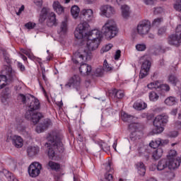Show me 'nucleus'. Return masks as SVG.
Listing matches in <instances>:
<instances>
[{"label":"nucleus","instance_id":"obj_1","mask_svg":"<svg viewBox=\"0 0 181 181\" xmlns=\"http://www.w3.org/2000/svg\"><path fill=\"white\" fill-rule=\"evenodd\" d=\"M90 30V25L84 21L78 25L74 35L76 39H91L92 40H100L103 39V34L98 29Z\"/></svg>","mask_w":181,"mask_h":181},{"label":"nucleus","instance_id":"obj_54","mask_svg":"<svg viewBox=\"0 0 181 181\" xmlns=\"http://www.w3.org/2000/svg\"><path fill=\"white\" fill-rule=\"evenodd\" d=\"M163 20L160 18H156L153 21V26H158V25L160 24V22H162Z\"/></svg>","mask_w":181,"mask_h":181},{"label":"nucleus","instance_id":"obj_16","mask_svg":"<svg viewBox=\"0 0 181 181\" xmlns=\"http://www.w3.org/2000/svg\"><path fill=\"white\" fill-rule=\"evenodd\" d=\"M50 125H52V120H50V119H45L42 123L37 126L35 131L37 134H40L45 132L47 128H49Z\"/></svg>","mask_w":181,"mask_h":181},{"label":"nucleus","instance_id":"obj_36","mask_svg":"<svg viewBox=\"0 0 181 181\" xmlns=\"http://www.w3.org/2000/svg\"><path fill=\"white\" fill-rule=\"evenodd\" d=\"M71 13L74 18H77L80 13V8L77 6H73L71 8Z\"/></svg>","mask_w":181,"mask_h":181},{"label":"nucleus","instance_id":"obj_55","mask_svg":"<svg viewBox=\"0 0 181 181\" xmlns=\"http://www.w3.org/2000/svg\"><path fill=\"white\" fill-rule=\"evenodd\" d=\"M105 145H107V144H105V143H103V144L100 143L99 144V146H100V148H101L103 149V151H104L105 152H107V151H110V146H106V147L104 148V146H105Z\"/></svg>","mask_w":181,"mask_h":181},{"label":"nucleus","instance_id":"obj_14","mask_svg":"<svg viewBox=\"0 0 181 181\" xmlns=\"http://www.w3.org/2000/svg\"><path fill=\"white\" fill-rule=\"evenodd\" d=\"M80 84H81V78L78 75H74L72 77L70 78L68 83L65 84V88H76L77 87H80Z\"/></svg>","mask_w":181,"mask_h":181},{"label":"nucleus","instance_id":"obj_58","mask_svg":"<svg viewBox=\"0 0 181 181\" xmlns=\"http://www.w3.org/2000/svg\"><path fill=\"white\" fill-rule=\"evenodd\" d=\"M36 24L33 23L31 22L27 23H25V28H27V29H33V28H35Z\"/></svg>","mask_w":181,"mask_h":181},{"label":"nucleus","instance_id":"obj_24","mask_svg":"<svg viewBox=\"0 0 181 181\" xmlns=\"http://www.w3.org/2000/svg\"><path fill=\"white\" fill-rule=\"evenodd\" d=\"M68 24L67 20H65L62 22L59 29H58L57 33L59 35H66L67 33Z\"/></svg>","mask_w":181,"mask_h":181},{"label":"nucleus","instance_id":"obj_30","mask_svg":"<svg viewBox=\"0 0 181 181\" xmlns=\"http://www.w3.org/2000/svg\"><path fill=\"white\" fill-rule=\"evenodd\" d=\"M53 8L59 15H62V13L64 12V8H63V6L60 5V3H59V1L54 2Z\"/></svg>","mask_w":181,"mask_h":181},{"label":"nucleus","instance_id":"obj_53","mask_svg":"<svg viewBox=\"0 0 181 181\" xmlns=\"http://www.w3.org/2000/svg\"><path fill=\"white\" fill-rule=\"evenodd\" d=\"M161 90H163L164 91H170V86L169 85L165 83L161 84L160 88Z\"/></svg>","mask_w":181,"mask_h":181},{"label":"nucleus","instance_id":"obj_44","mask_svg":"<svg viewBox=\"0 0 181 181\" xmlns=\"http://www.w3.org/2000/svg\"><path fill=\"white\" fill-rule=\"evenodd\" d=\"M136 49L138 52H144L146 50V45L145 44H138L136 45Z\"/></svg>","mask_w":181,"mask_h":181},{"label":"nucleus","instance_id":"obj_21","mask_svg":"<svg viewBox=\"0 0 181 181\" xmlns=\"http://www.w3.org/2000/svg\"><path fill=\"white\" fill-rule=\"evenodd\" d=\"M32 96L33 95L30 94L23 95L22 93H20L18 95V101L22 103V104H24L25 105H28V103H29V101H30V98H32Z\"/></svg>","mask_w":181,"mask_h":181},{"label":"nucleus","instance_id":"obj_52","mask_svg":"<svg viewBox=\"0 0 181 181\" xmlns=\"http://www.w3.org/2000/svg\"><path fill=\"white\" fill-rule=\"evenodd\" d=\"M177 135H179V132H177V131H173L168 134V136H169V138H176Z\"/></svg>","mask_w":181,"mask_h":181},{"label":"nucleus","instance_id":"obj_57","mask_svg":"<svg viewBox=\"0 0 181 181\" xmlns=\"http://www.w3.org/2000/svg\"><path fill=\"white\" fill-rule=\"evenodd\" d=\"M163 12V8H162V7L154 8L155 15H158V13H162Z\"/></svg>","mask_w":181,"mask_h":181},{"label":"nucleus","instance_id":"obj_48","mask_svg":"<svg viewBox=\"0 0 181 181\" xmlns=\"http://www.w3.org/2000/svg\"><path fill=\"white\" fill-rule=\"evenodd\" d=\"M175 156H176V151L170 150L168 152V159H175Z\"/></svg>","mask_w":181,"mask_h":181},{"label":"nucleus","instance_id":"obj_38","mask_svg":"<svg viewBox=\"0 0 181 181\" xmlns=\"http://www.w3.org/2000/svg\"><path fill=\"white\" fill-rule=\"evenodd\" d=\"M48 166L52 170H59L60 169V165L57 163H54L53 161H49L48 163Z\"/></svg>","mask_w":181,"mask_h":181},{"label":"nucleus","instance_id":"obj_20","mask_svg":"<svg viewBox=\"0 0 181 181\" xmlns=\"http://www.w3.org/2000/svg\"><path fill=\"white\" fill-rule=\"evenodd\" d=\"M11 141L13 145H14L16 148H22L23 146V139L21 136H13L11 137Z\"/></svg>","mask_w":181,"mask_h":181},{"label":"nucleus","instance_id":"obj_3","mask_svg":"<svg viewBox=\"0 0 181 181\" xmlns=\"http://www.w3.org/2000/svg\"><path fill=\"white\" fill-rule=\"evenodd\" d=\"M28 110L25 112V117L26 119H30L31 122L36 125L37 122L40 120V118L43 117L42 113L37 112V110H40V102L35 96H31L30 100L27 104Z\"/></svg>","mask_w":181,"mask_h":181},{"label":"nucleus","instance_id":"obj_34","mask_svg":"<svg viewBox=\"0 0 181 181\" xmlns=\"http://www.w3.org/2000/svg\"><path fill=\"white\" fill-rule=\"evenodd\" d=\"M122 15L123 18H128L129 16V7L128 6H122Z\"/></svg>","mask_w":181,"mask_h":181},{"label":"nucleus","instance_id":"obj_8","mask_svg":"<svg viewBox=\"0 0 181 181\" xmlns=\"http://www.w3.org/2000/svg\"><path fill=\"white\" fill-rule=\"evenodd\" d=\"M90 59L91 52L82 47L74 54V58H72V60L75 64H78V62H88Z\"/></svg>","mask_w":181,"mask_h":181},{"label":"nucleus","instance_id":"obj_47","mask_svg":"<svg viewBox=\"0 0 181 181\" xmlns=\"http://www.w3.org/2000/svg\"><path fill=\"white\" fill-rule=\"evenodd\" d=\"M174 8L177 12H181V0H177L175 4H174Z\"/></svg>","mask_w":181,"mask_h":181},{"label":"nucleus","instance_id":"obj_39","mask_svg":"<svg viewBox=\"0 0 181 181\" xmlns=\"http://www.w3.org/2000/svg\"><path fill=\"white\" fill-rule=\"evenodd\" d=\"M149 146L151 148H153V149H156V148H159L160 146V139H158L156 141H152Z\"/></svg>","mask_w":181,"mask_h":181},{"label":"nucleus","instance_id":"obj_23","mask_svg":"<svg viewBox=\"0 0 181 181\" xmlns=\"http://www.w3.org/2000/svg\"><path fill=\"white\" fill-rule=\"evenodd\" d=\"M129 130L131 132L130 138H136V131H138V124L132 123L129 125Z\"/></svg>","mask_w":181,"mask_h":181},{"label":"nucleus","instance_id":"obj_31","mask_svg":"<svg viewBox=\"0 0 181 181\" xmlns=\"http://www.w3.org/2000/svg\"><path fill=\"white\" fill-rule=\"evenodd\" d=\"M166 168H168V160L166 159L160 160L157 165V170H164V169H166Z\"/></svg>","mask_w":181,"mask_h":181},{"label":"nucleus","instance_id":"obj_11","mask_svg":"<svg viewBox=\"0 0 181 181\" xmlns=\"http://www.w3.org/2000/svg\"><path fill=\"white\" fill-rule=\"evenodd\" d=\"M100 11V16H105V18H112V16L115 15V8L108 4L101 6Z\"/></svg>","mask_w":181,"mask_h":181},{"label":"nucleus","instance_id":"obj_7","mask_svg":"<svg viewBox=\"0 0 181 181\" xmlns=\"http://www.w3.org/2000/svg\"><path fill=\"white\" fill-rule=\"evenodd\" d=\"M48 16V19L47 21V25L49 28H52V26H57V21L56 20V14L54 13H49V10L46 8H43L41 11L39 22L40 23H43L45 21H46L47 18Z\"/></svg>","mask_w":181,"mask_h":181},{"label":"nucleus","instance_id":"obj_43","mask_svg":"<svg viewBox=\"0 0 181 181\" xmlns=\"http://www.w3.org/2000/svg\"><path fill=\"white\" fill-rule=\"evenodd\" d=\"M112 71V66H110V64H108V62H107V60H105L103 62V71Z\"/></svg>","mask_w":181,"mask_h":181},{"label":"nucleus","instance_id":"obj_56","mask_svg":"<svg viewBox=\"0 0 181 181\" xmlns=\"http://www.w3.org/2000/svg\"><path fill=\"white\" fill-rule=\"evenodd\" d=\"M166 33V28L163 27L158 30V36H162V35H165Z\"/></svg>","mask_w":181,"mask_h":181},{"label":"nucleus","instance_id":"obj_6","mask_svg":"<svg viewBox=\"0 0 181 181\" xmlns=\"http://www.w3.org/2000/svg\"><path fill=\"white\" fill-rule=\"evenodd\" d=\"M8 80H16V72L11 66H5V70H2V75H0V90L6 86Z\"/></svg>","mask_w":181,"mask_h":181},{"label":"nucleus","instance_id":"obj_19","mask_svg":"<svg viewBox=\"0 0 181 181\" xmlns=\"http://www.w3.org/2000/svg\"><path fill=\"white\" fill-rule=\"evenodd\" d=\"M168 168L172 170L173 169H177L180 166V161L175 158H168Z\"/></svg>","mask_w":181,"mask_h":181},{"label":"nucleus","instance_id":"obj_22","mask_svg":"<svg viewBox=\"0 0 181 181\" xmlns=\"http://www.w3.org/2000/svg\"><path fill=\"white\" fill-rule=\"evenodd\" d=\"M136 169H137V172L140 176H144L145 173H146V168H145V164L142 162H138L135 164Z\"/></svg>","mask_w":181,"mask_h":181},{"label":"nucleus","instance_id":"obj_26","mask_svg":"<svg viewBox=\"0 0 181 181\" xmlns=\"http://www.w3.org/2000/svg\"><path fill=\"white\" fill-rule=\"evenodd\" d=\"M81 15H83V16H85L87 21H91V19L94 18V15L92 9H83L81 12Z\"/></svg>","mask_w":181,"mask_h":181},{"label":"nucleus","instance_id":"obj_28","mask_svg":"<svg viewBox=\"0 0 181 181\" xmlns=\"http://www.w3.org/2000/svg\"><path fill=\"white\" fill-rule=\"evenodd\" d=\"M164 103L166 105H175V104H177V98L174 96H170L165 100Z\"/></svg>","mask_w":181,"mask_h":181},{"label":"nucleus","instance_id":"obj_37","mask_svg":"<svg viewBox=\"0 0 181 181\" xmlns=\"http://www.w3.org/2000/svg\"><path fill=\"white\" fill-rule=\"evenodd\" d=\"M4 175L8 181H18V179L9 171L6 170Z\"/></svg>","mask_w":181,"mask_h":181},{"label":"nucleus","instance_id":"obj_29","mask_svg":"<svg viewBox=\"0 0 181 181\" xmlns=\"http://www.w3.org/2000/svg\"><path fill=\"white\" fill-rule=\"evenodd\" d=\"M148 105L144 102H136L133 105V107L138 111H142V110H145Z\"/></svg>","mask_w":181,"mask_h":181},{"label":"nucleus","instance_id":"obj_51","mask_svg":"<svg viewBox=\"0 0 181 181\" xmlns=\"http://www.w3.org/2000/svg\"><path fill=\"white\" fill-rule=\"evenodd\" d=\"M105 169L107 172H112V170H114V169L112 168V163L108 161L107 163H106Z\"/></svg>","mask_w":181,"mask_h":181},{"label":"nucleus","instance_id":"obj_60","mask_svg":"<svg viewBox=\"0 0 181 181\" xmlns=\"http://www.w3.org/2000/svg\"><path fill=\"white\" fill-rule=\"evenodd\" d=\"M153 84L154 86V88L158 89V88H160V86L162 85L161 83H160L159 81H155V82H153Z\"/></svg>","mask_w":181,"mask_h":181},{"label":"nucleus","instance_id":"obj_17","mask_svg":"<svg viewBox=\"0 0 181 181\" xmlns=\"http://www.w3.org/2000/svg\"><path fill=\"white\" fill-rule=\"evenodd\" d=\"M138 153L139 156L143 158L145 160H149V158H151V153L144 146L138 148Z\"/></svg>","mask_w":181,"mask_h":181},{"label":"nucleus","instance_id":"obj_62","mask_svg":"<svg viewBox=\"0 0 181 181\" xmlns=\"http://www.w3.org/2000/svg\"><path fill=\"white\" fill-rule=\"evenodd\" d=\"M168 144H169V141L160 139V146H165V145H168Z\"/></svg>","mask_w":181,"mask_h":181},{"label":"nucleus","instance_id":"obj_27","mask_svg":"<svg viewBox=\"0 0 181 181\" xmlns=\"http://www.w3.org/2000/svg\"><path fill=\"white\" fill-rule=\"evenodd\" d=\"M39 148L37 146H29L27 148V153L28 156L32 158L39 153Z\"/></svg>","mask_w":181,"mask_h":181},{"label":"nucleus","instance_id":"obj_5","mask_svg":"<svg viewBox=\"0 0 181 181\" xmlns=\"http://www.w3.org/2000/svg\"><path fill=\"white\" fill-rule=\"evenodd\" d=\"M168 122H169V116L167 114L163 113L157 115L153 120L154 134H162L165 130L163 127H165Z\"/></svg>","mask_w":181,"mask_h":181},{"label":"nucleus","instance_id":"obj_2","mask_svg":"<svg viewBox=\"0 0 181 181\" xmlns=\"http://www.w3.org/2000/svg\"><path fill=\"white\" fill-rule=\"evenodd\" d=\"M63 135L61 134L57 133L55 132L49 134L48 137V143H45V146H47L48 148L47 155L49 159H53L56 156V151L62 153L64 151V147H63Z\"/></svg>","mask_w":181,"mask_h":181},{"label":"nucleus","instance_id":"obj_45","mask_svg":"<svg viewBox=\"0 0 181 181\" xmlns=\"http://www.w3.org/2000/svg\"><path fill=\"white\" fill-rule=\"evenodd\" d=\"M111 49H112V44H108L102 48L100 52L105 53L106 52H110Z\"/></svg>","mask_w":181,"mask_h":181},{"label":"nucleus","instance_id":"obj_33","mask_svg":"<svg viewBox=\"0 0 181 181\" xmlns=\"http://www.w3.org/2000/svg\"><path fill=\"white\" fill-rule=\"evenodd\" d=\"M168 83H170V84H172L173 86H176V84H177V81H179V79H177V77H176L175 74H171L168 76Z\"/></svg>","mask_w":181,"mask_h":181},{"label":"nucleus","instance_id":"obj_50","mask_svg":"<svg viewBox=\"0 0 181 181\" xmlns=\"http://www.w3.org/2000/svg\"><path fill=\"white\" fill-rule=\"evenodd\" d=\"M105 179L107 181H114V177L112 176V174L108 173L105 174Z\"/></svg>","mask_w":181,"mask_h":181},{"label":"nucleus","instance_id":"obj_35","mask_svg":"<svg viewBox=\"0 0 181 181\" xmlns=\"http://www.w3.org/2000/svg\"><path fill=\"white\" fill-rule=\"evenodd\" d=\"M163 154V150H162V148H158L153 152V157L154 158V159L158 160L162 157Z\"/></svg>","mask_w":181,"mask_h":181},{"label":"nucleus","instance_id":"obj_15","mask_svg":"<svg viewBox=\"0 0 181 181\" xmlns=\"http://www.w3.org/2000/svg\"><path fill=\"white\" fill-rule=\"evenodd\" d=\"M100 43H101L100 40L88 39L86 42V47L89 52H94V50H97V49H98Z\"/></svg>","mask_w":181,"mask_h":181},{"label":"nucleus","instance_id":"obj_25","mask_svg":"<svg viewBox=\"0 0 181 181\" xmlns=\"http://www.w3.org/2000/svg\"><path fill=\"white\" fill-rule=\"evenodd\" d=\"M1 103L5 104L11 97V90L8 88H6L5 90L1 93Z\"/></svg>","mask_w":181,"mask_h":181},{"label":"nucleus","instance_id":"obj_63","mask_svg":"<svg viewBox=\"0 0 181 181\" xmlns=\"http://www.w3.org/2000/svg\"><path fill=\"white\" fill-rule=\"evenodd\" d=\"M34 3L35 4V5H37V6H42V5L43 4V1L42 0H34Z\"/></svg>","mask_w":181,"mask_h":181},{"label":"nucleus","instance_id":"obj_42","mask_svg":"<svg viewBox=\"0 0 181 181\" xmlns=\"http://www.w3.org/2000/svg\"><path fill=\"white\" fill-rule=\"evenodd\" d=\"M103 74H104V69L103 67H99L96 69L95 71V76H96V77H101V76H103Z\"/></svg>","mask_w":181,"mask_h":181},{"label":"nucleus","instance_id":"obj_32","mask_svg":"<svg viewBox=\"0 0 181 181\" xmlns=\"http://www.w3.org/2000/svg\"><path fill=\"white\" fill-rule=\"evenodd\" d=\"M122 119L124 122H132V119H134V116L129 115L128 113H125V112H122Z\"/></svg>","mask_w":181,"mask_h":181},{"label":"nucleus","instance_id":"obj_59","mask_svg":"<svg viewBox=\"0 0 181 181\" xmlns=\"http://www.w3.org/2000/svg\"><path fill=\"white\" fill-rule=\"evenodd\" d=\"M121 57V50H117L115 55V60H119Z\"/></svg>","mask_w":181,"mask_h":181},{"label":"nucleus","instance_id":"obj_4","mask_svg":"<svg viewBox=\"0 0 181 181\" xmlns=\"http://www.w3.org/2000/svg\"><path fill=\"white\" fill-rule=\"evenodd\" d=\"M102 33H103L107 40H111L112 37H115L117 33H118V28L115 21L112 20L106 21L102 28Z\"/></svg>","mask_w":181,"mask_h":181},{"label":"nucleus","instance_id":"obj_9","mask_svg":"<svg viewBox=\"0 0 181 181\" xmlns=\"http://www.w3.org/2000/svg\"><path fill=\"white\" fill-rule=\"evenodd\" d=\"M168 42L172 46H176L181 43V25H178L175 29V34L168 37Z\"/></svg>","mask_w":181,"mask_h":181},{"label":"nucleus","instance_id":"obj_12","mask_svg":"<svg viewBox=\"0 0 181 181\" xmlns=\"http://www.w3.org/2000/svg\"><path fill=\"white\" fill-rule=\"evenodd\" d=\"M141 60H144L142 63L141 69L139 74L140 78H145L147 76L148 73H149V70L151 69V61L148 59L146 57H142Z\"/></svg>","mask_w":181,"mask_h":181},{"label":"nucleus","instance_id":"obj_41","mask_svg":"<svg viewBox=\"0 0 181 181\" xmlns=\"http://www.w3.org/2000/svg\"><path fill=\"white\" fill-rule=\"evenodd\" d=\"M113 94H115V97H116V98L120 99L124 98V92L122 90H117L115 89L113 90Z\"/></svg>","mask_w":181,"mask_h":181},{"label":"nucleus","instance_id":"obj_40","mask_svg":"<svg viewBox=\"0 0 181 181\" xmlns=\"http://www.w3.org/2000/svg\"><path fill=\"white\" fill-rule=\"evenodd\" d=\"M149 98L151 101H158L159 95L156 92L152 91L149 93Z\"/></svg>","mask_w":181,"mask_h":181},{"label":"nucleus","instance_id":"obj_46","mask_svg":"<svg viewBox=\"0 0 181 181\" xmlns=\"http://www.w3.org/2000/svg\"><path fill=\"white\" fill-rule=\"evenodd\" d=\"M4 60L6 62V63H7L8 66L5 65L4 66V69L5 70V67H11L12 69V67L11 66V63H12V61H11V59L9 58V56H8L7 54L4 55Z\"/></svg>","mask_w":181,"mask_h":181},{"label":"nucleus","instance_id":"obj_61","mask_svg":"<svg viewBox=\"0 0 181 181\" xmlns=\"http://www.w3.org/2000/svg\"><path fill=\"white\" fill-rule=\"evenodd\" d=\"M42 79L44 81H47V78L46 77V70L42 68Z\"/></svg>","mask_w":181,"mask_h":181},{"label":"nucleus","instance_id":"obj_13","mask_svg":"<svg viewBox=\"0 0 181 181\" xmlns=\"http://www.w3.org/2000/svg\"><path fill=\"white\" fill-rule=\"evenodd\" d=\"M40 170H42V164L37 162L31 163L28 168V173L31 177H37V175H40Z\"/></svg>","mask_w":181,"mask_h":181},{"label":"nucleus","instance_id":"obj_18","mask_svg":"<svg viewBox=\"0 0 181 181\" xmlns=\"http://www.w3.org/2000/svg\"><path fill=\"white\" fill-rule=\"evenodd\" d=\"M79 71L83 76H90V74H91L92 68L91 66L87 64H82L79 68Z\"/></svg>","mask_w":181,"mask_h":181},{"label":"nucleus","instance_id":"obj_10","mask_svg":"<svg viewBox=\"0 0 181 181\" xmlns=\"http://www.w3.org/2000/svg\"><path fill=\"white\" fill-rule=\"evenodd\" d=\"M151 30V21L148 20H144L140 22L137 25V33L140 35V36H146L149 33Z\"/></svg>","mask_w":181,"mask_h":181},{"label":"nucleus","instance_id":"obj_49","mask_svg":"<svg viewBox=\"0 0 181 181\" xmlns=\"http://www.w3.org/2000/svg\"><path fill=\"white\" fill-rule=\"evenodd\" d=\"M21 53H23L24 54L28 56V57L29 59H33V57L32 56V54L30 53V51L25 49H21Z\"/></svg>","mask_w":181,"mask_h":181},{"label":"nucleus","instance_id":"obj_64","mask_svg":"<svg viewBox=\"0 0 181 181\" xmlns=\"http://www.w3.org/2000/svg\"><path fill=\"white\" fill-rule=\"evenodd\" d=\"M18 69H20L21 71H25V66L22 64L21 62H18Z\"/></svg>","mask_w":181,"mask_h":181}]
</instances>
